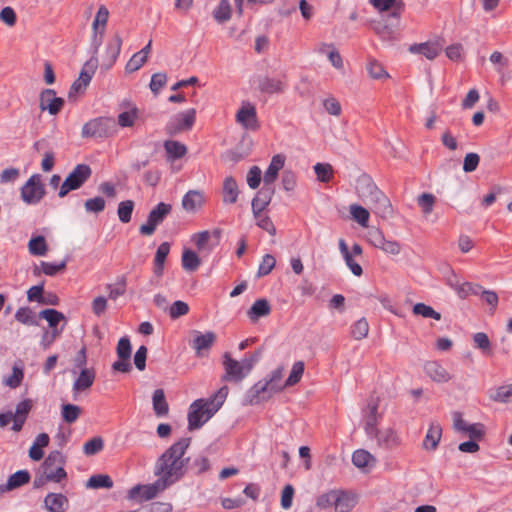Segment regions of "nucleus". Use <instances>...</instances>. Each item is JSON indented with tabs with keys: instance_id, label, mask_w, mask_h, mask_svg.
Here are the masks:
<instances>
[{
	"instance_id": "4468645a",
	"label": "nucleus",
	"mask_w": 512,
	"mask_h": 512,
	"mask_svg": "<svg viewBox=\"0 0 512 512\" xmlns=\"http://www.w3.org/2000/svg\"><path fill=\"white\" fill-rule=\"evenodd\" d=\"M64 104V99L57 97L53 89H44L40 94L39 107L41 111H48L50 115H57Z\"/></svg>"
},
{
	"instance_id": "13d9d810",
	"label": "nucleus",
	"mask_w": 512,
	"mask_h": 512,
	"mask_svg": "<svg viewBox=\"0 0 512 512\" xmlns=\"http://www.w3.org/2000/svg\"><path fill=\"white\" fill-rule=\"evenodd\" d=\"M339 490H331L318 496L316 500V506L320 509H327L334 506L337 500Z\"/></svg>"
},
{
	"instance_id": "9b49d317",
	"label": "nucleus",
	"mask_w": 512,
	"mask_h": 512,
	"mask_svg": "<svg viewBox=\"0 0 512 512\" xmlns=\"http://www.w3.org/2000/svg\"><path fill=\"white\" fill-rule=\"evenodd\" d=\"M399 22L392 20L387 16V19L378 21H371V29L384 41H393L397 38Z\"/></svg>"
},
{
	"instance_id": "f8f14e48",
	"label": "nucleus",
	"mask_w": 512,
	"mask_h": 512,
	"mask_svg": "<svg viewBox=\"0 0 512 512\" xmlns=\"http://www.w3.org/2000/svg\"><path fill=\"white\" fill-rule=\"evenodd\" d=\"M370 209L381 218H390L393 214V208L388 197L379 189L367 200Z\"/></svg>"
},
{
	"instance_id": "e2e57ef3",
	"label": "nucleus",
	"mask_w": 512,
	"mask_h": 512,
	"mask_svg": "<svg viewBox=\"0 0 512 512\" xmlns=\"http://www.w3.org/2000/svg\"><path fill=\"white\" fill-rule=\"evenodd\" d=\"M474 346L482 351L483 354L491 353V342L484 332H478L473 335Z\"/></svg>"
},
{
	"instance_id": "0eeeda50",
	"label": "nucleus",
	"mask_w": 512,
	"mask_h": 512,
	"mask_svg": "<svg viewBox=\"0 0 512 512\" xmlns=\"http://www.w3.org/2000/svg\"><path fill=\"white\" fill-rule=\"evenodd\" d=\"M172 205L164 202L158 203L148 214L146 223L139 227V233L143 236H151L157 227L163 223L171 213Z\"/></svg>"
},
{
	"instance_id": "c03bdc74",
	"label": "nucleus",
	"mask_w": 512,
	"mask_h": 512,
	"mask_svg": "<svg viewBox=\"0 0 512 512\" xmlns=\"http://www.w3.org/2000/svg\"><path fill=\"white\" fill-rule=\"evenodd\" d=\"M81 412V407L75 404L67 403L61 406L62 419L68 424H72L77 421L81 415Z\"/></svg>"
},
{
	"instance_id": "79ce46f5",
	"label": "nucleus",
	"mask_w": 512,
	"mask_h": 512,
	"mask_svg": "<svg viewBox=\"0 0 512 512\" xmlns=\"http://www.w3.org/2000/svg\"><path fill=\"white\" fill-rule=\"evenodd\" d=\"M28 249L34 256H44L48 251L45 237L42 235L32 237L28 243Z\"/></svg>"
},
{
	"instance_id": "3c124183",
	"label": "nucleus",
	"mask_w": 512,
	"mask_h": 512,
	"mask_svg": "<svg viewBox=\"0 0 512 512\" xmlns=\"http://www.w3.org/2000/svg\"><path fill=\"white\" fill-rule=\"evenodd\" d=\"M38 317L45 319L51 328H56L59 322L65 319L62 312L52 308L40 311Z\"/></svg>"
},
{
	"instance_id": "cd10ccee",
	"label": "nucleus",
	"mask_w": 512,
	"mask_h": 512,
	"mask_svg": "<svg viewBox=\"0 0 512 512\" xmlns=\"http://www.w3.org/2000/svg\"><path fill=\"white\" fill-rule=\"evenodd\" d=\"M409 50L413 53L422 54L429 60H433L440 54L442 47L438 43L425 42L414 44Z\"/></svg>"
},
{
	"instance_id": "a211bd4d",
	"label": "nucleus",
	"mask_w": 512,
	"mask_h": 512,
	"mask_svg": "<svg viewBox=\"0 0 512 512\" xmlns=\"http://www.w3.org/2000/svg\"><path fill=\"white\" fill-rule=\"evenodd\" d=\"M378 407V399L372 397L368 400L367 405L363 410L365 418L364 430L368 436H372L374 432H376V429H378Z\"/></svg>"
},
{
	"instance_id": "4d7b16f0",
	"label": "nucleus",
	"mask_w": 512,
	"mask_h": 512,
	"mask_svg": "<svg viewBox=\"0 0 512 512\" xmlns=\"http://www.w3.org/2000/svg\"><path fill=\"white\" fill-rule=\"evenodd\" d=\"M369 324L365 318L357 320L351 327V335L356 340H362L367 337Z\"/></svg>"
},
{
	"instance_id": "ddd939ff",
	"label": "nucleus",
	"mask_w": 512,
	"mask_h": 512,
	"mask_svg": "<svg viewBox=\"0 0 512 512\" xmlns=\"http://www.w3.org/2000/svg\"><path fill=\"white\" fill-rule=\"evenodd\" d=\"M194 338L190 342V346L195 350L197 357H205L216 341V334L212 331L201 333L193 331Z\"/></svg>"
},
{
	"instance_id": "bb28decb",
	"label": "nucleus",
	"mask_w": 512,
	"mask_h": 512,
	"mask_svg": "<svg viewBox=\"0 0 512 512\" xmlns=\"http://www.w3.org/2000/svg\"><path fill=\"white\" fill-rule=\"evenodd\" d=\"M66 457L58 450L51 451L41 465L43 473L55 472L56 467L64 468Z\"/></svg>"
},
{
	"instance_id": "473e14b6",
	"label": "nucleus",
	"mask_w": 512,
	"mask_h": 512,
	"mask_svg": "<svg viewBox=\"0 0 512 512\" xmlns=\"http://www.w3.org/2000/svg\"><path fill=\"white\" fill-rule=\"evenodd\" d=\"M271 312V306L268 300L262 298L257 299L248 310V317L252 322L258 320L260 317L269 315Z\"/></svg>"
},
{
	"instance_id": "7c9ffc66",
	"label": "nucleus",
	"mask_w": 512,
	"mask_h": 512,
	"mask_svg": "<svg viewBox=\"0 0 512 512\" xmlns=\"http://www.w3.org/2000/svg\"><path fill=\"white\" fill-rule=\"evenodd\" d=\"M223 202L225 204L236 203L239 195V189L236 180L232 176H228L223 182Z\"/></svg>"
},
{
	"instance_id": "69168bd1",
	"label": "nucleus",
	"mask_w": 512,
	"mask_h": 512,
	"mask_svg": "<svg viewBox=\"0 0 512 512\" xmlns=\"http://www.w3.org/2000/svg\"><path fill=\"white\" fill-rule=\"evenodd\" d=\"M228 395V387L223 386L217 392H215L209 398H205L210 405L214 406V408L218 411L222 405L224 404Z\"/></svg>"
},
{
	"instance_id": "2eb2a0df",
	"label": "nucleus",
	"mask_w": 512,
	"mask_h": 512,
	"mask_svg": "<svg viewBox=\"0 0 512 512\" xmlns=\"http://www.w3.org/2000/svg\"><path fill=\"white\" fill-rule=\"evenodd\" d=\"M236 121L245 129L255 131L259 128L256 108L250 102H244L236 114Z\"/></svg>"
},
{
	"instance_id": "de8ad7c7",
	"label": "nucleus",
	"mask_w": 512,
	"mask_h": 512,
	"mask_svg": "<svg viewBox=\"0 0 512 512\" xmlns=\"http://www.w3.org/2000/svg\"><path fill=\"white\" fill-rule=\"evenodd\" d=\"M135 203L133 200H124L118 204L117 215L122 223H129L132 218Z\"/></svg>"
},
{
	"instance_id": "2f4dec72",
	"label": "nucleus",
	"mask_w": 512,
	"mask_h": 512,
	"mask_svg": "<svg viewBox=\"0 0 512 512\" xmlns=\"http://www.w3.org/2000/svg\"><path fill=\"white\" fill-rule=\"evenodd\" d=\"M170 252V244L168 242H163L157 248L155 258H154V274L157 277H161L164 272V264L166 258Z\"/></svg>"
},
{
	"instance_id": "09e8293b",
	"label": "nucleus",
	"mask_w": 512,
	"mask_h": 512,
	"mask_svg": "<svg viewBox=\"0 0 512 512\" xmlns=\"http://www.w3.org/2000/svg\"><path fill=\"white\" fill-rule=\"evenodd\" d=\"M127 278L125 275L118 277L115 285L107 284L106 289L109 291L108 297L111 300H116L126 292Z\"/></svg>"
},
{
	"instance_id": "aec40b11",
	"label": "nucleus",
	"mask_w": 512,
	"mask_h": 512,
	"mask_svg": "<svg viewBox=\"0 0 512 512\" xmlns=\"http://www.w3.org/2000/svg\"><path fill=\"white\" fill-rule=\"evenodd\" d=\"M371 437L377 440L378 446L385 449H393L400 445V439L397 433L391 428L383 430L376 429V432H374Z\"/></svg>"
},
{
	"instance_id": "5701e85b",
	"label": "nucleus",
	"mask_w": 512,
	"mask_h": 512,
	"mask_svg": "<svg viewBox=\"0 0 512 512\" xmlns=\"http://www.w3.org/2000/svg\"><path fill=\"white\" fill-rule=\"evenodd\" d=\"M356 190L358 195L366 204L367 200H369L374 195V193L379 190V188L369 175L362 174L357 179Z\"/></svg>"
},
{
	"instance_id": "412c9836",
	"label": "nucleus",
	"mask_w": 512,
	"mask_h": 512,
	"mask_svg": "<svg viewBox=\"0 0 512 512\" xmlns=\"http://www.w3.org/2000/svg\"><path fill=\"white\" fill-rule=\"evenodd\" d=\"M285 156L277 154L272 157V160L264 173L263 185L274 187L273 184L278 177L279 171L284 167Z\"/></svg>"
},
{
	"instance_id": "4be33fe9",
	"label": "nucleus",
	"mask_w": 512,
	"mask_h": 512,
	"mask_svg": "<svg viewBox=\"0 0 512 512\" xmlns=\"http://www.w3.org/2000/svg\"><path fill=\"white\" fill-rule=\"evenodd\" d=\"M44 507L49 512H66L69 500L61 493H48L44 498Z\"/></svg>"
},
{
	"instance_id": "393cba45",
	"label": "nucleus",
	"mask_w": 512,
	"mask_h": 512,
	"mask_svg": "<svg viewBox=\"0 0 512 512\" xmlns=\"http://www.w3.org/2000/svg\"><path fill=\"white\" fill-rule=\"evenodd\" d=\"M205 202L203 192L199 190H189L182 199V207L187 212H195L203 206Z\"/></svg>"
},
{
	"instance_id": "20e7f679",
	"label": "nucleus",
	"mask_w": 512,
	"mask_h": 512,
	"mask_svg": "<svg viewBox=\"0 0 512 512\" xmlns=\"http://www.w3.org/2000/svg\"><path fill=\"white\" fill-rule=\"evenodd\" d=\"M92 169L87 164H77L60 186L58 196L64 198L69 192L81 188L91 177Z\"/></svg>"
},
{
	"instance_id": "e433bc0d",
	"label": "nucleus",
	"mask_w": 512,
	"mask_h": 512,
	"mask_svg": "<svg viewBox=\"0 0 512 512\" xmlns=\"http://www.w3.org/2000/svg\"><path fill=\"white\" fill-rule=\"evenodd\" d=\"M258 88L263 93H280L283 91V83L278 79L262 77L258 80Z\"/></svg>"
},
{
	"instance_id": "c9c22d12",
	"label": "nucleus",
	"mask_w": 512,
	"mask_h": 512,
	"mask_svg": "<svg viewBox=\"0 0 512 512\" xmlns=\"http://www.w3.org/2000/svg\"><path fill=\"white\" fill-rule=\"evenodd\" d=\"M164 149L169 160H176L184 157L187 153V147L183 143L174 140H166Z\"/></svg>"
},
{
	"instance_id": "49530a36",
	"label": "nucleus",
	"mask_w": 512,
	"mask_h": 512,
	"mask_svg": "<svg viewBox=\"0 0 512 512\" xmlns=\"http://www.w3.org/2000/svg\"><path fill=\"white\" fill-rule=\"evenodd\" d=\"M354 499L344 491L339 490L335 502V512H349L354 507Z\"/></svg>"
},
{
	"instance_id": "b1692460",
	"label": "nucleus",
	"mask_w": 512,
	"mask_h": 512,
	"mask_svg": "<svg viewBox=\"0 0 512 512\" xmlns=\"http://www.w3.org/2000/svg\"><path fill=\"white\" fill-rule=\"evenodd\" d=\"M424 370L435 382L446 383L451 379L450 373L437 361H428L425 363Z\"/></svg>"
},
{
	"instance_id": "a19ab883",
	"label": "nucleus",
	"mask_w": 512,
	"mask_h": 512,
	"mask_svg": "<svg viewBox=\"0 0 512 512\" xmlns=\"http://www.w3.org/2000/svg\"><path fill=\"white\" fill-rule=\"evenodd\" d=\"M30 473L27 470H19L12 474L7 482H6V488L8 489H17L30 481Z\"/></svg>"
},
{
	"instance_id": "f257e3e1",
	"label": "nucleus",
	"mask_w": 512,
	"mask_h": 512,
	"mask_svg": "<svg viewBox=\"0 0 512 512\" xmlns=\"http://www.w3.org/2000/svg\"><path fill=\"white\" fill-rule=\"evenodd\" d=\"M191 437H183L166 449L156 460L154 475L168 487L180 481L186 474L189 458H184L191 444Z\"/></svg>"
},
{
	"instance_id": "dca6fc26",
	"label": "nucleus",
	"mask_w": 512,
	"mask_h": 512,
	"mask_svg": "<svg viewBox=\"0 0 512 512\" xmlns=\"http://www.w3.org/2000/svg\"><path fill=\"white\" fill-rule=\"evenodd\" d=\"M223 366L225 374L222 377V381L240 382L246 376L241 363L233 359L228 352L223 356Z\"/></svg>"
},
{
	"instance_id": "f3484780",
	"label": "nucleus",
	"mask_w": 512,
	"mask_h": 512,
	"mask_svg": "<svg viewBox=\"0 0 512 512\" xmlns=\"http://www.w3.org/2000/svg\"><path fill=\"white\" fill-rule=\"evenodd\" d=\"M122 46V38L117 33L108 42L106 46L105 55L103 56L102 63L100 65L101 70L108 71L115 64Z\"/></svg>"
},
{
	"instance_id": "423d86ee",
	"label": "nucleus",
	"mask_w": 512,
	"mask_h": 512,
	"mask_svg": "<svg viewBox=\"0 0 512 512\" xmlns=\"http://www.w3.org/2000/svg\"><path fill=\"white\" fill-rule=\"evenodd\" d=\"M99 66V61L96 56H92L89 60H87L80 72V75L77 80L73 82L68 92V99L73 100L76 98V95L80 92H84L86 87L92 80V77Z\"/></svg>"
},
{
	"instance_id": "774afa93",
	"label": "nucleus",
	"mask_w": 512,
	"mask_h": 512,
	"mask_svg": "<svg viewBox=\"0 0 512 512\" xmlns=\"http://www.w3.org/2000/svg\"><path fill=\"white\" fill-rule=\"evenodd\" d=\"M138 117V109L132 108L130 111H124L118 115L117 123L121 127H132Z\"/></svg>"
},
{
	"instance_id": "f704fd0d",
	"label": "nucleus",
	"mask_w": 512,
	"mask_h": 512,
	"mask_svg": "<svg viewBox=\"0 0 512 512\" xmlns=\"http://www.w3.org/2000/svg\"><path fill=\"white\" fill-rule=\"evenodd\" d=\"M153 410L158 417L166 416L169 412V405L166 401L163 389H156L152 397Z\"/></svg>"
},
{
	"instance_id": "6ab92c4d",
	"label": "nucleus",
	"mask_w": 512,
	"mask_h": 512,
	"mask_svg": "<svg viewBox=\"0 0 512 512\" xmlns=\"http://www.w3.org/2000/svg\"><path fill=\"white\" fill-rule=\"evenodd\" d=\"M274 192V187H269L266 185H263L262 188L257 192L251 203L252 212L255 218H259L260 213L269 205Z\"/></svg>"
},
{
	"instance_id": "864d4df0",
	"label": "nucleus",
	"mask_w": 512,
	"mask_h": 512,
	"mask_svg": "<svg viewBox=\"0 0 512 512\" xmlns=\"http://www.w3.org/2000/svg\"><path fill=\"white\" fill-rule=\"evenodd\" d=\"M314 172L317 180L323 183H328L333 178V167L329 163H317L314 165Z\"/></svg>"
},
{
	"instance_id": "0e129e2a",
	"label": "nucleus",
	"mask_w": 512,
	"mask_h": 512,
	"mask_svg": "<svg viewBox=\"0 0 512 512\" xmlns=\"http://www.w3.org/2000/svg\"><path fill=\"white\" fill-rule=\"evenodd\" d=\"M104 447L103 439L99 436L88 440L83 446V452L87 456L99 453Z\"/></svg>"
},
{
	"instance_id": "4c0bfd02",
	"label": "nucleus",
	"mask_w": 512,
	"mask_h": 512,
	"mask_svg": "<svg viewBox=\"0 0 512 512\" xmlns=\"http://www.w3.org/2000/svg\"><path fill=\"white\" fill-rule=\"evenodd\" d=\"M113 487V480L107 474L92 475L86 482V488L89 489H111Z\"/></svg>"
},
{
	"instance_id": "37998d69",
	"label": "nucleus",
	"mask_w": 512,
	"mask_h": 512,
	"mask_svg": "<svg viewBox=\"0 0 512 512\" xmlns=\"http://www.w3.org/2000/svg\"><path fill=\"white\" fill-rule=\"evenodd\" d=\"M201 264V260L198 255L190 250L186 249L182 254V267L186 271L194 272L196 271Z\"/></svg>"
},
{
	"instance_id": "6e6552de",
	"label": "nucleus",
	"mask_w": 512,
	"mask_h": 512,
	"mask_svg": "<svg viewBox=\"0 0 512 512\" xmlns=\"http://www.w3.org/2000/svg\"><path fill=\"white\" fill-rule=\"evenodd\" d=\"M196 120L195 109H188L184 112L175 114L170 118L165 126V133L171 137L182 132L190 131Z\"/></svg>"
},
{
	"instance_id": "603ef678",
	"label": "nucleus",
	"mask_w": 512,
	"mask_h": 512,
	"mask_svg": "<svg viewBox=\"0 0 512 512\" xmlns=\"http://www.w3.org/2000/svg\"><path fill=\"white\" fill-rule=\"evenodd\" d=\"M370 462H375L372 454L364 449H358L352 454V463L358 468L367 467Z\"/></svg>"
},
{
	"instance_id": "39448f33",
	"label": "nucleus",
	"mask_w": 512,
	"mask_h": 512,
	"mask_svg": "<svg viewBox=\"0 0 512 512\" xmlns=\"http://www.w3.org/2000/svg\"><path fill=\"white\" fill-rule=\"evenodd\" d=\"M116 132V122L112 117L94 118L82 127L83 138H105Z\"/></svg>"
},
{
	"instance_id": "ea45409f",
	"label": "nucleus",
	"mask_w": 512,
	"mask_h": 512,
	"mask_svg": "<svg viewBox=\"0 0 512 512\" xmlns=\"http://www.w3.org/2000/svg\"><path fill=\"white\" fill-rule=\"evenodd\" d=\"M14 317L21 324H24L27 326H37L38 325L37 315L30 307H20L16 311Z\"/></svg>"
},
{
	"instance_id": "a878e982",
	"label": "nucleus",
	"mask_w": 512,
	"mask_h": 512,
	"mask_svg": "<svg viewBox=\"0 0 512 512\" xmlns=\"http://www.w3.org/2000/svg\"><path fill=\"white\" fill-rule=\"evenodd\" d=\"M67 478V473L64 468L56 467L55 472H47L43 473L40 476L34 478L33 487L35 489L41 488L47 482H56L59 483L63 479Z\"/></svg>"
},
{
	"instance_id": "5fc2aeb1",
	"label": "nucleus",
	"mask_w": 512,
	"mask_h": 512,
	"mask_svg": "<svg viewBox=\"0 0 512 512\" xmlns=\"http://www.w3.org/2000/svg\"><path fill=\"white\" fill-rule=\"evenodd\" d=\"M109 18V10L105 5H101L95 15L94 21L92 23L93 32H97L100 29L105 31L106 25Z\"/></svg>"
},
{
	"instance_id": "a18cd8bd",
	"label": "nucleus",
	"mask_w": 512,
	"mask_h": 512,
	"mask_svg": "<svg viewBox=\"0 0 512 512\" xmlns=\"http://www.w3.org/2000/svg\"><path fill=\"white\" fill-rule=\"evenodd\" d=\"M489 397L494 402H512V384L499 386L493 393H490Z\"/></svg>"
},
{
	"instance_id": "338daca9",
	"label": "nucleus",
	"mask_w": 512,
	"mask_h": 512,
	"mask_svg": "<svg viewBox=\"0 0 512 512\" xmlns=\"http://www.w3.org/2000/svg\"><path fill=\"white\" fill-rule=\"evenodd\" d=\"M462 433L467 435L470 440L479 441L485 436V426L482 423H473L467 426Z\"/></svg>"
},
{
	"instance_id": "9d476101",
	"label": "nucleus",
	"mask_w": 512,
	"mask_h": 512,
	"mask_svg": "<svg viewBox=\"0 0 512 512\" xmlns=\"http://www.w3.org/2000/svg\"><path fill=\"white\" fill-rule=\"evenodd\" d=\"M169 487L163 483L159 478L151 484L136 485L128 492V498L132 500L148 501L155 498L158 494L162 493Z\"/></svg>"
},
{
	"instance_id": "c85d7f7f",
	"label": "nucleus",
	"mask_w": 512,
	"mask_h": 512,
	"mask_svg": "<svg viewBox=\"0 0 512 512\" xmlns=\"http://www.w3.org/2000/svg\"><path fill=\"white\" fill-rule=\"evenodd\" d=\"M95 371L93 369L83 368L79 376L74 381L73 391L80 392L90 388L95 380Z\"/></svg>"
},
{
	"instance_id": "72a5a7b5",
	"label": "nucleus",
	"mask_w": 512,
	"mask_h": 512,
	"mask_svg": "<svg viewBox=\"0 0 512 512\" xmlns=\"http://www.w3.org/2000/svg\"><path fill=\"white\" fill-rule=\"evenodd\" d=\"M449 285L457 292L461 299H466L470 295H479L482 286L472 282H464L462 284L452 283L449 281Z\"/></svg>"
},
{
	"instance_id": "c756f323",
	"label": "nucleus",
	"mask_w": 512,
	"mask_h": 512,
	"mask_svg": "<svg viewBox=\"0 0 512 512\" xmlns=\"http://www.w3.org/2000/svg\"><path fill=\"white\" fill-rule=\"evenodd\" d=\"M442 436V427L439 423L432 422L425 436L423 446L427 450H435Z\"/></svg>"
},
{
	"instance_id": "7ed1b4c3",
	"label": "nucleus",
	"mask_w": 512,
	"mask_h": 512,
	"mask_svg": "<svg viewBox=\"0 0 512 512\" xmlns=\"http://www.w3.org/2000/svg\"><path fill=\"white\" fill-rule=\"evenodd\" d=\"M216 412L214 406L210 405L205 398L196 399L188 409V430L194 431L201 428Z\"/></svg>"
},
{
	"instance_id": "8fccbe9b",
	"label": "nucleus",
	"mask_w": 512,
	"mask_h": 512,
	"mask_svg": "<svg viewBox=\"0 0 512 512\" xmlns=\"http://www.w3.org/2000/svg\"><path fill=\"white\" fill-rule=\"evenodd\" d=\"M367 71L369 76L375 80H383L390 77L383 65L375 59L369 60L367 64Z\"/></svg>"
},
{
	"instance_id": "bf43d9fd",
	"label": "nucleus",
	"mask_w": 512,
	"mask_h": 512,
	"mask_svg": "<svg viewBox=\"0 0 512 512\" xmlns=\"http://www.w3.org/2000/svg\"><path fill=\"white\" fill-rule=\"evenodd\" d=\"M67 263V258L58 264L41 261L42 272L47 276H55L66 269Z\"/></svg>"
},
{
	"instance_id": "f03ea898",
	"label": "nucleus",
	"mask_w": 512,
	"mask_h": 512,
	"mask_svg": "<svg viewBox=\"0 0 512 512\" xmlns=\"http://www.w3.org/2000/svg\"><path fill=\"white\" fill-rule=\"evenodd\" d=\"M283 376V368L279 367L272 371L268 380L258 381L248 391L249 403L251 405L259 404L263 400L269 399L273 394L280 392L285 386L279 382Z\"/></svg>"
},
{
	"instance_id": "680f3d73",
	"label": "nucleus",
	"mask_w": 512,
	"mask_h": 512,
	"mask_svg": "<svg viewBox=\"0 0 512 512\" xmlns=\"http://www.w3.org/2000/svg\"><path fill=\"white\" fill-rule=\"evenodd\" d=\"M85 210L89 213H101L106 207V202L103 197L96 196L94 198L87 199L84 203Z\"/></svg>"
},
{
	"instance_id": "58836bf2",
	"label": "nucleus",
	"mask_w": 512,
	"mask_h": 512,
	"mask_svg": "<svg viewBox=\"0 0 512 512\" xmlns=\"http://www.w3.org/2000/svg\"><path fill=\"white\" fill-rule=\"evenodd\" d=\"M213 18L216 22L222 24L230 20L232 7L229 0H220L219 5L213 11Z\"/></svg>"
},
{
	"instance_id": "052dcab7",
	"label": "nucleus",
	"mask_w": 512,
	"mask_h": 512,
	"mask_svg": "<svg viewBox=\"0 0 512 512\" xmlns=\"http://www.w3.org/2000/svg\"><path fill=\"white\" fill-rule=\"evenodd\" d=\"M304 373V363L302 361H297L293 364L292 370L287 378L284 386L289 387L297 384Z\"/></svg>"
},
{
	"instance_id": "1a4fd4ad",
	"label": "nucleus",
	"mask_w": 512,
	"mask_h": 512,
	"mask_svg": "<svg viewBox=\"0 0 512 512\" xmlns=\"http://www.w3.org/2000/svg\"><path fill=\"white\" fill-rule=\"evenodd\" d=\"M46 195L40 174H33L21 187V198L29 205L38 204Z\"/></svg>"
},
{
	"instance_id": "6e6d98bb",
	"label": "nucleus",
	"mask_w": 512,
	"mask_h": 512,
	"mask_svg": "<svg viewBox=\"0 0 512 512\" xmlns=\"http://www.w3.org/2000/svg\"><path fill=\"white\" fill-rule=\"evenodd\" d=\"M350 213L353 217V219L359 223L361 226L363 227H367L368 226V221H369V211L360 206V205H357V204H352L350 206Z\"/></svg>"
}]
</instances>
